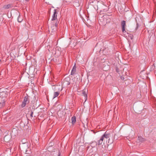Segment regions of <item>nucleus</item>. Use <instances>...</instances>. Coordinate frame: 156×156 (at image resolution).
Here are the masks:
<instances>
[{"instance_id": "dca6fc26", "label": "nucleus", "mask_w": 156, "mask_h": 156, "mask_svg": "<svg viewBox=\"0 0 156 156\" xmlns=\"http://www.w3.org/2000/svg\"><path fill=\"white\" fill-rule=\"evenodd\" d=\"M2 103V106H3L5 105V101L4 100H2L1 101V102L0 103V104H1Z\"/></svg>"}, {"instance_id": "aec40b11", "label": "nucleus", "mask_w": 156, "mask_h": 156, "mask_svg": "<svg viewBox=\"0 0 156 156\" xmlns=\"http://www.w3.org/2000/svg\"><path fill=\"white\" fill-rule=\"evenodd\" d=\"M66 82H67L66 84H67V85H68L70 84V82H69V81H66Z\"/></svg>"}, {"instance_id": "ddd939ff", "label": "nucleus", "mask_w": 156, "mask_h": 156, "mask_svg": "<svg viewBox=\"0 0 156 156\" xmlns=\"http://www.w3.org/2000/svg\"><path fill=\"white\" fill-rule=\"evenodd\" d=\"M108 145H109L112 143L113 141L112 140H110V139L109 138V137L108 138Z\"/></svg>"}, {"instance_id": "39448f33", "label": "nucleus", "mask_w": 156, "mask_h": 156, "mask_svg": "<svg viewBox=\"0 0 156 156\" xmlns=\"http://www.w3.org/2000/svg\"><path fill=\"white\" fill-rule=\"evenodd\" d=\"M13 6L12 4H9L5 5L3 6V8L5 9H8L10 8H12Z\"/></svg>"}, {"instance_id": "0eeeda50", "label": "nucleus", "mask_w": 156, "mask_h": 156, "mask_svg": "<svg viewBox=\"0 0 156 156\" xmlns=\"http://www.w3.org/2000/svg\"><path fill=\"white\" fill-rule=\"evenodd\" d=\"M76 71V67L75 66V65L73 67V69L72 70L71 72V75H74Z\"/></svg>"}, {"instance_id": "f3484780", "label": "nucleus", "mask_w": 156, "mask_h": 156, "mask_svg": "<svg viewBox=\"0 0 156 156\" xmlns=\"http://www.w3.org/2000/svg\"><path fill=\"white\" fill-rule=\"evenodd\" d=\"M30 113H31L30 114V116L31 118L33 117V115L34 114L33 112L32 111H31Z\"/></svg>"}, {"instance_id": "f03ea898", "label": "nucleus", "mask_w": 156, "mask_h": 156, "mask_svg": "<svg viewBox=\"0 0 156 156\" xmlns=\"http://www.w3.org/2000/svg\"><path fill=\"white\" fill-rule=\"evenodd\" d=\"M29 102L28 98L27 96L24 97L23 100L22 102V104L21 105L22 107H24L26 104H28Z\"/></svg>"}, {"instance_id": "6ab92c4d", "label": "nucleus", "mask_w": 156, "mask_h": 156, "mask_svg": "<svg viewBox=\"0 0 156 156\" xmlns=\"http://www.w3.org/2000/svg\"><path fill=\"white\" fill-rule=\"evenodd\" d=\"M58 22H56L55 24V27H57V25H58Z\"/></svg>"}, {"instance_id": "9b49d317", "label": "nucleus", "mask_w": 156, "mask_h": 156, "mask_svg": "<svg viewBox=\"0 0 156 156\" xmlns=\"http://www.w3.org/2000/svg\"><path fill=\"white\" fill-rule=\"evenodd\" d=\"M55 89L58 90H62V88L60 85L56 86L55 87Z\"/></svg>"}, {"instance_id": "9d476101", "label": "nucleus", "mask_w": 156, "mask_h": 156, "mask_svg": "<svg viewBox=\"0 0 156 156\" xmlns=\"http://www.w3.org/2000/svg\"><path fill=\"white\" fill-rule=\"evenodd\" d=\"M27 144L28 143L26 142L24 143H22V144H20V147H23L24 146H26V148L27 147Z\"/></svg>"}, {"instance_id": "a211bd4d", "label": "nucleus", "mask_w": 156, "mask_h": 156, "mask_svg": "<svg viewBox=\"0 0 156 156\" xmlns=\"http://www.w3.org/2000/svg\"><path fill=\"white\" fill-rule=\"evenodd\" d=\"M108 7H106V8L104 9V11L105 12V11H108Z\"/></svg>"}, {"instance_id": "b1692460", "label": "nucleus", "mask_w": 156, "mask_h": 156, "mask_svg": "<svg viewBox=\"0 0 156 156\" xmlns=\"http://www.w3.org/2000/svg\"><path fill=\"white\" fill-rule=\"evenodd\" d=\"M1 60L0 59V62H1Z\"/></svg>"}, {"instance_id": "4468645a", "label": "nucleus", "mask_w": 156, "mask_h": 156, "mask_svg": "<svg viewBox=\"0 0 156 156\" xmlns=\"http://www.w3.org/2000/svg\"><path fill=\"white\" fill-rule=\"evenodd\" d=\"M22 19L21 18V17L20 16H19L18 17L17 19L18 21L19 22H21L22 21Z\"/></svg>"}, {"instance_id": "6e6552de", "label": "nucleus", "mask_w": 156, "mask_h": 156, "mask_svg": "<svg viewBox=\"0 0 156 156\" xmlns=\"http://www.w3.org/2000/svg\"><path fill=\"white\" fill-rule=\"evenodd\" d=\"M138 140L139 142H143L145 141V139L141 136H138Z\"/></svg>"}, {"instance_id": "7ed1b4c3", "label": "nucleus", "mask_w": 156, "mask_h": 156, "mask_svg": "<svg viewBox=\"0 0 156 156\" xmlns=\"http://www.w3.org/2000/svg\"><path fill=\"white\" fill-rule=\"evenodd\" d=\"M56 9H54L53 14L52 16V18L51 19L52 21H53L56 20L57 19V17L58 13L56 11Z\"/></svg>"}, {"instance_id": "4be33fe9", "label": "nucleus", "mask_w": 156, "mask_h": 156, "mask_svg": "<svg viewBox=\"0 0 156 156\" xmlns=\"http://www.w3.org/2000/svg\"><path fill=\"white\" fill-rule=\"evenodd\" d=\"M81 1H82V0H79L78 1L79 2H81Z\"/></svg>"}, {"instance_id": "5701e85b", "label": "nucleus", "mask_w": 156, "mask_h": 156, "mask_svg": "<svg viewBox=\"0 0 156 156\" xmlns=\"http://www.w3.org/2000/svg\"><path fill=\"white\" fill-rule=\"evenodd\" d=\"M60 153L59 152V154H58V156H60Z\"/></svg>"}, {"instance_id": "412c9836", "label": "nucleus", "mask_w": 156, "mask_h": 156, "mask_svg": "<svg viewBox=\"0 0 156 156\" xmlns=\"http://www.w3.org/2000/svg\"><path fill=\"white\" fill-rule=\"evenodd\" d=\"M121 79L122 80H123L124 79V77H122V76L121 77Z\"/></svg>"}, {"instance_id": "f257e3e1", "label": "nucleus", "mask_w": 156, "mask_h": 156, "mask_svg": "<svg viewBox=\"0 0 156 156\" xmlns=\"http://www.w3.org/2000/svg\"><path fill=\"white\" fill-rule=\"evenodd\" d=\"M110 136V134L106 132L100 138V139L98 140L96 144L97 145H101L104 140H105V139H107Z\"/></svg>"}, {"instance_id": "f8f14e48", "label": "nucleus", "mask_w": 156, "mask_h": 156, "mask_svg": "<svg viewBox=\"0 0 156 156\" xmlns=\"http://www.w3.org/2000/svg\"><path fill=\"white\" fill-rule=\"evenodd\" d=\"M59 94V93L58 91L54 92L53 98H54L56 97H57L58 95Z\"/></svg>"}, {"instance_id": "20e7f679", "label": "nucleus", "mask_w": 156, "mask_h": 156, "mask_svg": "<svg viewBox=\"0 0 156 156\" xmlns=\"http://www.w3.org/2000/svg\"><path fill=\"white\" fill-rule=\"evenodd\" d=\"M121 25L122 27V31L123 33L126 32L125 30V27L126 25V21L124 20H122L121 23Z\"/></svg>"}, {"instance_id": "423d86ee", "label": "nucleus", "mask_w": 156, "mask_h": 156, "mask_svg": "<svg viewBox=\"0 0 156 156\" xmlns=\"http://www.w3.org/2000/svg\"><path fill=\"white\" fill-rule=\"evenodd\" d=\"M87 91L85 90L82 91V95L85 97L86 100L87 99Z\"/></svg>"}, {"instance_id": "1a4fd4ad", "label": "nucleus", "mask_w": 156, "mask_h": 156, "mask_svg": "<svg viewBox=\"0 0 156 156\" xmlns=\"http://www.w3.org/2000/svg\"><path fill=\"white\" fill-rule=\"evenodd\" d=\"M72 123L73 124H74L76 121V118L75 116H73L71 118Z\"/></svg>"}, {"instance_id": "2eb2a0df", "label": "nucleus", "mask_w": 156, "mask_h": 156, "mask_svg": "<svg viewBox=\"0 0 156 156\" xmlns=\"http://www.w3.org/2000/svg\"><path fill=\"white\" fill-rule=\"evenodd\" d=\"M139 19V18L136 17V25H137V27H136V29H137L138 27V23L137 21V19Z\"/></svg>"}]
</instances>
